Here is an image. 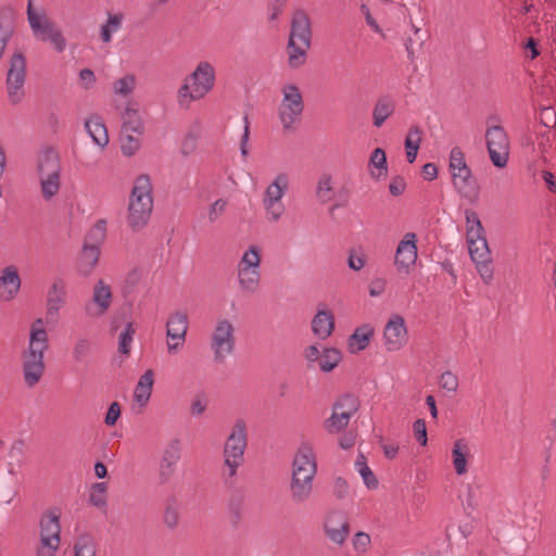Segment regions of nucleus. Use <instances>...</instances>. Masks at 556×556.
I'll list each match as a JSON object with an SVG mask.
<instances>
[{
	"mask_svg": "<svg viewBox=\"0 0 556 556\" xmlns=\"http://www.w3.org/2000/svg\"><path fill=\"white\" fill-rule=\"evenodd\" d=\"M316 473L317 464L312 448L301 446L292 460V475L289 485L292 504L303 505L311 500Z\"/></svg>",
	"mask_w": 556,
	"mask_h": 556,
	"instance_id": "nucleus-1",
	"label": "nucleus"
},
{
	"mask_svg": "<svg viewBox=\"0 0 556 556\" xmlns=\"http://www.w3.org/2000/svg\"><path fill=\"white\" fill-rule=\"evenodd\" d=\"M312 36L309 16L303 9L294 10L287 45L288 65L291 68H299L306 62L307 51L312 45Z\"/></svg>",
	"mask_w": 556,
	"mask_h": 556,
	"instance_id": "nucleus-2",
	"label": "nucleus"
},
{
	"mask_svg": "<svg viewBox=\"0 0 556 556\" xmlns=\"http://www.w3.org/2000/svg\"><path fill=\"white\" fill-rule=\"evenodd\" d=\"M153 210L152 184L146 174L139 175L132 187L127 223L132 231H140L150 220Z\"/></svg>",
	"mask_w": 556,
	"mask_h": 556,
	"instance_id": "nucleus-3",
	"label": "nucleus"
},
{
	"mask_svg": "<svg viewBox=\"0 0 556 556\" xmlns=\"http://www.w3.org/2000/svg\"><path fill=\"white\" fill-rule=\"evenodd\" d=\"M61 161L53 148H46L37 157V174L40 180L41 193L45 200H51L61 187Z\"/></svg>",
	"mask_w": 556,
	"mask_h": 556,
	"instance_id": "nucleus-4",
	"label": "nucleus"
},
{
	"mask_svg": "<svg viewBox=\"0 0 556 556\" xmlns=\"http://www.w3.org/2000/svg\"><path fill=\"white\" fill-rule=\"evenodd\" d=\"M247 446V424L242 418H238L235 421L223 448L224 465L227 467L228 478H235L237 476L238 468L243 465Z\"/></svg>",
	"mask_w": 556,
	"mask_h": 556,
	"instance_id": "nucleus-5",
	"label": "nucleus"
},
{
	"mask_svg": "<svg viewBox=\"0 0 556 556\" xmlns=\"http://www.w3.org/2000/svg\"><path fill=\"white\" fill-rule=\"evenodd\" d=\"M283 98L278 106V117L285 132H292L301 122L304 102L299 87L289 84L282 88Z\"/></svg>",
	"mask_w": 556,
	"mask_h": 556,
	"instance_id": "nucleus-6",
	"label": "nucleus"
},
{
	"mask_svg": "<svg viewBox=\"0 0 556 556\" xmlns=\"http://www.w3.org/2000/svg\"><path fill=\"white\" fill-rule=\"evenodd\" d=\"M491 121H498L497 116H489L485 130V141L490 159L494 166L503 168L509 156V139L505 129L500 125H490Z\"/></svg>",
	"mask_w": 556,
	"mask_h": 556,
	"instance_id": "nucleus-7",
	"label": "nucleus"
},
{
	"mask_svg": "<svg viewBox=\"0 0 556 556\" xmlns=\"http://www.w3.org/2000/svg\"><path fill=\"white\" fill-rule=\"evenodd\" d=\"M27 17L34 34L42 41H50L58 52H63L66 48V40L52 21L45 14H38L33 9L31 0L27 5Z\"/></svg>",
	"mask_w": 556,
	"mask_h": 556,
	"instance_id": "nucleus-8",
	"label": "nucleus"
},
{
	"mask_svg": "<svg viewBox=\"0 0 556 556\" xmlns=\"http://www.w3.org/2000/svg\"><path fill=\"white\" fill-rule=\"evenodd\" d=\"M48 349L27 346L21 353L22 375L25 386L29 389L36 387L42 379L46 364L45 353Z\"/></svg>",
	"mask_w": 556,
	"mask_h": 556,
	"instance_id": "nucleus-9",
	"label": "nucleus"
},
{
	"mask_svg": "<svg viewBox=\"0 0 556 556\" xmlns=\"http://www.w3.org/2000/svg\"><path fill=\"white\" fill-rule=\"evenodd\" d=\"M466 238L470 257L476 264V268L482 280L489 283L493 278V268L491 266L492 258L485 237V231L472 237L466 235Z\"/></svg>",
	"mask_w": 556,
	"mask_h": 556,
	"instance_id": "nucleus-10",
	"label": "nucleus"
},
{
	"mask_svg": "<svg viewBox=\"0 0 556 556\" xmlns=\"http://www.w3.org/2000/svg\"><path fill=\"white\" fill-rule=\"evenodd\" d=\"M359 403L351 394H344L332 405V414L324 421V428L329 433H338L345 429L351 417L358 410Z\"/></svg>",
	"mask_w": 556,
	"mask_h": 556,
	"instance_id": "nucleus-11",
	"label": "nucleus"
},
{
	"mask_svg": "<svg viewBox=\"0 0 556 556\" xmlns=\"http://www.w3.org/2000/svg\"><path fill=\"white\" fill-rule=\"evenodd\" d=\"M26 78V59L22 52H15L10 60L7 75L8 97L11 104H18L24 98L23 86Z\"/></svg>",
	"mask_w": 556,
	"mask_h": 556,
	"instance_id": "nucleus-12",
	"label": "nucleus"
},
{
	"mask_svg": "<svg viewBox=\"0 0 556 556\" xmlns=\"http://www.w3.org/2000/svg\"><path fill=\"white\" fill-rule=\"evenodd\" d=\"M233 331L235 329L230 321L226 319L218 321L211 343L215 362L223 363L232 353L235 348Z\"/></svg>",
	"mask_w": 556,
	"mask_h": 556,
	"instance_id": "nucleus-13",
	"label": "nucleus"
},
{
	"mask_svg": "<svg viewBox=\"0 0 556 556\" xmlns=\"http://www.w3.org/2000/svg\"><path fill=\"white\" fill-rule=\"evenodd\" d=\"M288 176L285 173L277 175L275 180L266 188L264 206L274 222L278 220L283 213L281 198L288 189Z\"/></svg>",
	"mask_w": 556,
	"mask_h": 556,
	"instance_id": "nucleus-14",
	"label": "nucleus"
},
{
	"mask_svg": "<svg viewBox=\"0 0 556 556\" xmlns=\"http://www.w3.org/2000/svg\"><path fill=\"white\" fill-rule=\"evenodd\" d=\"M181 457V443L179 439H173L164 448L159 466V483H167L176 472V465Z\"/></svg>",
	"mask_w": 556,
	"mask_h": 556,
	"instance_id": "nucleus-15",
	"label": "nucleus"
},
{
	"mask_svg": "<svg viewBox=\"0 0 556 556\" xmlns=\"http://www.w3.org/2000/svg\"><path fill=\"white\" fill-rule=\"evenodd\" d=\"M417 236L414 232H407L400 241L394 264L400 271L408 273L409 268L417 260Z\"/></svg>",
	"mask_w": 556,
	"mask_h": 556,
	"instance_id": "nucleus-16",
	"label": "nucleus"
},
{
	"mask_svg": "<svg viewBox=\"0 0 556 556\" xmlns=\"http://www.w3.org/2000/svg\"><path fill=\"white\" fill-rule=\"evenodd\" d=\"M452 182L456 191L462 198L473 203L478 200L480 188L476 177L472 175L470 167L457 170L452 174Z\"/></svg>",
	"mask_w": 556,
	"mask_h": 556,
	"instance_id": "nucleus-17",
	"label": "nucleus"
},
{
	"mask_svg": "<svg viewBox=\"0 0 556 556\" xmlns=\"http://www.w3.org/2000/svg\"><path fill=\"white\" fill-rule=\"evenodd\" d=\"M388 351H399L407 341L405 320L400 315H393L387 323L383 332Z\"/></svg>",
	"mask_w": 556,
	"mask_h": 556,
	"instance_id": "nucleus-18",
	"label": "nucleus"
},
{
	"mask_svg": "<svg viewBox=\"0 0 556 556\" xmlns=\"http://www.w3.org/2000/svg\"><path fill=\"white\" fill-rule=\"evenodd\" d=\"M189 78L192 80V86H194V98H203L214 87L215 70L211 63L202 61Z\"/></svg>",
	"mask_w": 556,
	"mask_h": 556,
	"instance_id": "nucleus-19",
	"label": "nucleus"
},
{
	"mask_svg": "<svg viewBox=\"0 0 556 556\" xmlns=\"http://www.w3.org/2000/svg\"><path fill=\"white\" fill-rule=\"evenodd\" d=\"M324 530L331 542L342 545L350 533V523L343 513L334 511L326 519Z\"/></svg>",
	"mask_w": 556,
	"mask_h": 556,
	"instance_id": "nucleus-20",
	"label": "nucleus"
},
{
	"mask_svg": "<svg viewBox=\"0 0 556 556\" xmlns=\"http://www.w3.org/2000/svg\"><path fill=\"white\" fill-rule=\"evenodd\" d=\"M188 330V316L185 313L176 312L170 315L166 324V334L172 340H178L176 343H167L168 352H175L180 344L185 342Z\"/></svg>",
	"mask_w": 556,
	"mask_h": 556,
	"instance_id": "nucleus-21",
	"label": "nucleus"
},
{
	"mask_svg": "<svg viewBox=\"0 0 556 556\" xmlns=\"http://www.w3.org/2000/svg\"><path fill=\"white\" fill-rule=\"evenodd\" d=\"M21 289V278L14 265L2 269L0 276V300L10 301L14 299Z\"/></svg>",
	"mask_w": 556,
	"mask_h": 556,
	"instance_id": "nucleus-22",
	"label": "nucleus"
},
{
	"mask_svg": "<svg viewBox=\"0 0 556 556\" xmlns=\"http://www.w3.org/2000/svg\"><path fill=\"white\" fill-rule=\"evenodd\" d=\"M65 283L61 278H56L47 294V321L55 319L60 308L65 304Z\"/></svg>",
	"mask_w": 556,
	"mask_h": 556,
	"instance_id": "nucleus-23",
	"label": "nucleus"
},
{
	"mask_svg": "<svg viewBox=\"0 0 556 556\" xmlns=\"http://www.w3.org/2000/svg\"><path fill=\"white\" fill-rule=\"evenodd\" d=\"M60 514L58 510H49L40 518V540L47 539L53 542H61Z\"/></svg>",
	"mask_w": 556,
	"mask_h": 556,
	"instance_id": "nucleus-24",
	"label": "nucleus"
},
{
	"mask_svg": "<svg viewBox=\"0 0 556 556\" xmlns=\"http://www.w3.org/2000/svg\"><path fill=\"white\" fill-rule=\"evenodd\" d=\"M334 329V316L328 309L318 311L312 320V330L320 339L328 338Z\"/></svg>",
	"mask_w": 556,
	"mask_h": 556,
	"instance_id": "nucleus-25",
	"label": "nucleus"
},
{
	"mask_svg": "<svg viewBox=\"0 0 556 556\" xmlns=\"http://www.w3.org/2000/svg\"><path fill=\"white\" fill-rule=\"evenodd\" d=\"M85 128L96 144L101 148L108 146V130L100 116L92 115L90 118L86 119Z\"/></svg>",
	"mask_w": 556,
	"mask_h": 556,
	"instance_id": "nucleus-26",
	"label": "nucleus"
},
{
	"mask_svg": "<svg viewBox=\"0 0 556 556\" xmlns=\"http://www.w3.org/2000/svg\"><path fill=\"white\" fill-rule=\"evenodd\" d=\"M469 456V446L465 439H458L454 442L452 458L455 471L458 476L467 472V457Z\"/></svg>",
	"mask_w": 556,
	"mask_h": 556,
	"instance_id": "nucleus-27",
	"label": "nucleus"
},
{
	"mask_svg": "<svg viewBox=\"0 0 556 556\" xmlns=\"http://www.w3.org/2000/svg\"><path fill=\"white\" fill-rule=\"evenodd\" d=\"M395 103L389 97H381L377 100L372 111V124L379 128L394 113Z\"/></svg>",
	"mask_w": 556,
	"mask_h": 556,
	"instance_id": "nucleus-28",
	"label": "nucleus"
},
{
	"mask_svg": "<svg viewBox=\"0 0 556 556\" xmlns=\"http://www.w3.org/2000/svg\"><path fill=\"white\" fill-rule=\"evenodd\" d=\"M99 257L100 249L84 244L78 258V271L84 276H88L98 264Z\"/></svg>",
	"mask_w": 556,
	"mask_h": 556,
	"instance_id": "nucleus-29",
	"label": "nucleus"
},
{
	"mask_svg": "<svg viewBox=\"0 0 556 556\" xmlns=\"http://www.w3.org/2000/svg\"><path fill=\"white\" fill-rule=\"evenodd\" d=\"M153 376L154 372L152 369L146 370L144 374L139 378V381L136 386L134 397L141 406L146 405L151 397L154 382Z\"/></svg>",
	"mask_w": 556,
	"mask_h": 556,
	"instance_id": "nucleus-30",
	"label": "nucleus"
},
{
	"mask_svg": "<svg viewBox=\"0 0 556 556\" xmlns=\"http://www.w3.org/2000/svg\"><path fill=\"white\" fill-rule=\"evenodd\" d=\"M92 301L98 306L97 315H103L112 303L111 289L101 279L93 287Z\"/></svg>",
	"mask_w": 556,
	"mask_h": 556,
	"instance_id": "nucleus-31",
	"label": "nucleus"
},
{
	"mask_svg": "<svg viewBox=\"0 0 556 556\" xmlns=\"http://www.w3.org/2000/svg\"><path fill=\"white\" fill-rule=\"evenodd\" d=\"M261 271L256 268H238V280L242 291L254 293L258 289Z\"/></svg>",
	"mask_w": 556,
	"mask_h": 556,
	"instance_id": "nucleus-32",
	"label": "nucleus"
},
{
	"mask_svg": "<svg viewBox=\"0 0 556 556\" xmlns=\"http://www.w3.org/2000/svg\"><path fill=\"white\" fill-rule=\"evenodd\" d=\"M244 493L241 490H235L228 501L229 519L232 527L237 528L242 519V508L244 504Z\"/></svg>",
	"mask_w": 556,
	"mask_h": 556,
	"instance_id": "nucleus-33",
	"label": "nucleus"
},
{
	"mask_svg": "<svg viewBox=\"0 0 556 556\" xmlns=\"http://www.w3.org/2000/svg\"><path fill=\"white\" fill-rule=\"evenodd\" d=\"M123 125L121 130L126 132H134L138 136H141L143 132V124L141 117L137 110L126 108L125 112L122 115Z\"/></svg>",
	"mask_w": 556,
	"mask_h": 556,
	"instance_id": "nucleus-34",
	"label": "nucleus"
},
{
	"mask_svg": "<svg viewBox=\"0 0 556 556\" xmlns=\"http://www.w3.org/2000/svg\"><path fill=\"white\" fill-rule=\"evenodd\" d=\"M45 321L42 318H37L31 327L29 333L28 346L49 349V338L46 329L43 328Z\"/></svg>",
	"mask_w": 556,
	"mask_h": 556,
	"instance_id": "nucleus-35",
	"label": "nucleus"
},
{
	"mask_svg": "<svg viewBox=\"0 0 556 556\" xmlns=\"http://www.w3.org/2000/svg\"><path fill=\"white\" fill-rule=\"evenodd\" d=\"M374 336V328L369 325H363L357 327L353 334L349 338V346L352 352H355L353 346L356 343V351H363L369 344L370 338Z\"/></svg>",
	"mask_w": 556,
	"mask_h": 556,
	"instance_id": "nucleus-36",
	"label": "nucleus"
},
{
	"mask_svg": "<svg viewBox=\"0 0 556 556\" xmlns=\"http://www.w3.org/2000/svg\"><path fill=\"white\" fill-rule=\"evenodd\" d=\"M14 34V22L10 12H1L0 14V60L9 40Z\"/></svg>",
	"mask_w": 556,
	"mask_h": 556,
	"instance_id": "nucleus-37",
	"label": "nucleus"
},
{
	"mask_svg": "<svg viewBox=\"0 0 556 556\" xmlns=\"http://www.w3.org/2000/svg\"><path fill=\"white\" fill-rule=\"evenodd\" d=\"M369 166H374L377 172L371 170L370 176L375 180L380 179V177L386 176L388 173V163L386 152L381 148H376L369 157Z\"/></svg>",
	"mask_w": 556,
	"mask_h": 556,
	"instance_id": "nucleus-38",
	"label": "nucleus"
},
{
	"mask_svg": "<svg viewBox=\"0 0 556 556\" xmlns=\"http://www.w3.org/2000/svg\"><path fill=\"white\" fill-rule=\"evenodd\" d=\"M106 237V220L99 219L87 232L85 237L84 244L90 247H97L100 249V245L104 242Z\"/></svg>",
	"mask_w": 556,
	"mask_h": 556,
	"instance_id": "nucleus-39",
	"label": "nucleus"
},
{
	"mask_svg": "<svg viewBox=\"0 0 556 556\" xmlns=\"http://www.w3.org/2000/svg\"><path fill=\"white\" fill-rule=\"evenodd\" d=\"M97 543L89 533L78 535L74 544L75 556H96Z\"/></svg>",
	"mask_w": 556,
	"mask_h": 556,
	"instance_id": "nucleus-40",
	"label": "nucleus"
},
{
	"mask_svg": "<svg viewBox=\"0 0 556 556\" xmlns=\"http://www.w3.org/2000/svg\"><path fill=\"white\" fill-rule=\"evenodd\" d=\"M341 361V352L334 348L324 349L318 361V367L324 372L331 371Z\"/></svg>",
	"mask_w": 556,
	"mask_h": 556,
	"instance_id": "nucleus-41",
	"label": "nucleus"
},
{
	"mask_svg": "<svg viewBox=\"0 0 556 556\" xmlns=\"http://www.w3.org/2000/svg\"><path fill=\"white\" fill-rule=\"evenodd\" d=\"M355 467L357 468L359 475L362 476L364 483L368 489H377L378 480L371 469L368 467L366 457L364 454H359L355 462Z\"/></svg>",
	"mask_w": 556,
	"mask_h": 556,
	"instance_id": "nucleus-42",
	"label": "nucleus"
},
{
	"mask_svg": "<svg viewBox=\"0 0 556 556\" xmlns=\"http://www.w3.org/2000/svg\"><path fill=\"white\" fill-rule=\"evenodd\" d=\"M332 178L329 174H323L318 180L316 197L320 203H327L333 198Z\"/></svg>",
	"mask_w": 556,
	"mask_h": 556,
	"instance_id": "nucleus-43",
	"label": "nucleus"
},
{
	"mask_svg": "<svg viewBox=\"0 0 556 556\" xmlns=\"http://www.w3.org/2000/svg\"><path fill=\"white\" fill-rule=\"evenodd\" d=\"M140 137L141 136L134 132L124 134V131L121 130L119 140L123 154L127 156L134 155L140 148Z\"/></svg>",
	"mask_w": 556,
	"mask_h": 556,
	"instance_id": "nucleus-44",
	"label": "nucleus"
},
{
	"mask_svg": "<svg viewBox=\"0 0 556 556\" xmlns=\"http://www.w3.org/2000/svg\"><path fill=\"white\" fill-rule=\"evenodd\" d=\"M89 503L98 508L106 506V483L97 482L91 486Z\"/></svg>",
	"mask_w": 556,
	"mask_h": 556,
	"instance_id": "nucleus-45",
	"label": "nucleus"
},
{
	"mask_svg": "<svg viewBox=\"0 0 556 556\" xmlns=\"http://www.w3.org/2000/svg\"><path fill=\"white\" fill-rule=\"evenodd\" d=\"M261 264V252L255 245H251L248 251L244 252L241 261L238 264V268H256L260 269Z\"/></svg>",
	"mask_w": 556,
	"mask_h": 556,
	"instance_id": "nucleus-46",
	"label": "nucleus"
},
{
	"mask_svg": "<svg viewBox=\"0 0 556 556\" xmlns=\"http://www.w3.org/2000/svg\"><path fill=\"white\" fill-rule=\"evenodd\" d=\"M136 86V77L132 74L125 75L124 77L117 79L114 85L113 89L114 92L117 94H122L124 97H127L132 92Z\"/></svg>",
	"mask_w": 556,
	"mask_h": 556,
	"instance_id": "nucleus-47",
	"label": "nucleus"
},
{
	"mask_svg": "<svg viewBox=\"0 0 556 556\" xmlns=\"http://www.w3.org/2000/svg\"><path fill=\"white\" fill-rule=\"evenodd\" d=\"M467 231L466 235L469 236H478V233H483L484 228L482 223L478 216V214L472 210L465 211Z\"/></svg>",
	"mask_w": 556,
	"mask_h": 556,
	"instance_id": "nucleus-48",
	"label": "nucleus"
},
{
	"mask_svg": "<svg viewBox=\"0 0 556 556\" xmlns=\"http://www.w3.org/2000/svg\"><path fill=\"white\" fill-rule=\"evenodd\" d=\"M122 24V15L110 14L108 22L101 28V39L103 42H110L112 39V33L116 31Z\"/></svg>",
	"mask_w": 556,
	"mask_h": 556,
	"instance_id": "nucleus-49",
	"label": "nucleus"
},
{
	"mask_svg": "<svg viewBox=\"0 0 556 556\" xmlns=\"http://www.w3.org/2000/svg\"><path fill=\"white\" fill-rule=\"evenodd\" d=\"M136 332L132 323H128L124 331L119 334L118 341V352L125 355H128L130 352V344L132 342V337Z\"/></svg>",
	"mask_w": 556,
	"mask_h": 556,
	"instance_id": "nucleus-50",
	"label": "nucleus"
},
{
	"mask_svg": "<svg viewBox=\"0 0 556 556\" xmlns=\"http://www.w3.org/2000/svg\"><path fill=\"white\" fill-rule=\"evenodd\" d=\"M91 343L86 338H80L76 341L73 348V358L76 363H83L90 354Z\"/></svg>",
	"mask_w": 556,
	"mask_h": 556,
	"instance_id": "nucleus-51",
	"label": "nucleus"
},
{
	"mask_svg": "<svg viewBox=\"0 0 556 556\" xmlns=\"http://www.w3.org/2000/svg\"><path fill=\"white\" fill-rule=\"evenodd\" d=\"M448 167H450L451 174H453L457 170H460V167H462V169L468 167V165L465 162V155H464L463 151L460 150V148L454 147L451 150Z\"/></svg>",
	"mask_w": 556,
	"mask_h": 556,
	"instance_id": "nucleus-52",
	"label": "nucleus"
},
{
	"mask_svg": "<svg viewBox=\"0 0 556 556\" xmlns=\"http://www.w3.org/2000/svg\"><path fill=\"white\" fill-rule=\"evenodd\" d=\"M421 136H422L421 128L416 125L412 126L408 129L407 136L405 138V149H410V150H413L414 148L419 149L420 143H421Z\"/></svg>",
	"mask_w": 556,
	"mask_h": 556,
	"instance_id": "nucleus-53",
	"label": "nucleus"
},
{
	"mask_svg": "<svg viewBox=\"0 0 556 556\" xmlns=\"http://www.w3.org/2000/svg\"><path fill=\"white\" fill-rule=\"evenodd\" d=\"M163 521L169 529H175L179 522V513L175 505V502L166 505Z\"/></svg>",
	"mask_w": 556,
	"mask_h": 556,
	"instance_id": "nucleus-54",
	"label": "nucleus"
},
{
	"mask_svg": "<svg viewBox=\"0 0 556 556\" xmlns=\"http://www.w3.org/2000/svg\"><path fill=\"white\" fill-rule=\"evenodd\" d=\"M439 384L448 392H456L458 389V378L452 371L446 370L440 376Z\"/></svg>",
	"mask_w": 556,
	"mask_h": 556,
	"instance_id": "nucleus-55",
	"label": "nucleus"
},
{
	"mask_svg": "<svg viewBox=\"0 0 556 556\" xmlns=\"http://www.w3.org/2000/svg\"><path fill=\"white\" fill-rule=\"evenodd\" d=\"M60 547V542L49 541L47 539L40 540V545L37 548V556H54Z\"/></svg>",
	"mask_w": 556,
	"mask_h": 556,
	"instance_id": "nucleus-56",
	"label": "nucleus"
},
{
	"mask_svg": "<svg viewBox=\"0 0 556 556\" xmlns=\"http://www.w3.org/2000/svg\"><path fill=\"white\" fill-rule=\"evenodd\" d=\"M190 78H186V83L178 90V98L180 105H188L190 101L199 100L200 98H194V86H192V90H190L189 80Z\"/></svg>",
	"mask_w": 556,
	"mask_h": 556,
	"instance_id": "nucleus-57",
	"label": "nucleus"
},
{
	"mask_svg": "<svg viewBox=\"0 0 556 556\" xmlns=\"http://www.w3.org/2000/svg\"><path fill=\"white\" fill-rule=\"evenodd\" d=\"M370 535L365 532H357L353 538V546L357 552H365L370 545Z\"/></svg>",
	"mask_w": 556,
	"mask_h": 556,
	"instance_id": "nucleus-58",
	"label": "nucleus"
},
{
	"mask_svg": "<svg viewBox=\"0 0 556 556\" xmlns=\"http://www.w3.org/2000/svg\"><path fill=\"white\" fill-rule=\"evenodd\" d=\"M226 206H227V201L226 200H224V199L216 200L211 205V208H210V212H208V220L211 223L216 222L217 218L224 214V212L226 210Z\"/></svg>",
	"mask_w": 556,
	"mask_h": 556,
	"instance_id": "nucleus-59",
	"label": "nucleus"
},
{
	"mask_svg": "<svg viewBox=\"0 0 556 556\" xmlns=\"http://www.w3.org/2000/svg\"><path fill=\"white\" fill-rule=\"evenodd\" d=\"M414 433L416 440L420 443V445L425 446L427 444V428L424 419H417L413 425Z\"/></svg>",
	"mask_w": 556,
	"mask_h": 556,
	"instance_id": "nucleus-60",
	"label": "nucleus"
},
{
	"mask_svg": "<svg viewBox=\"0 0 556 556\" xmlns=\"http://www.w3.org/2000/svg\"><path fill=\"white\" fill-rule=\"evenodd\" d=\"M406 189L405 179L402 176H394L389 185V191L392 195L399 197L403 194Z\"/></svg>",
	"mask_w": 556,
	"mask_h": 556,
	"instance_id": "nucleus-61",
	"label": "nucleus"
},
{
	"mask_svg": "<svg viewBox=\"0 0 556 556\" xmlns=\"http://www.w3.org/2000/svg\"><path fill=\"white\" fill-rule=\"evenodd\" d=\"M121 416V406L117 402H113L106 412L104 422L108 426H114Z\"/></svg>",
	"mask_w": 556,
	"mask_h": 556,
	"instance_id": "nucleus-62",
	"label": "nucleus"
},
{
	"mask_svg": "<svg viewBox=\"0 0 556 556\" xmlns=\"http://www.w3.org/2000/svg\"><path fill=\"white\" fill-rule=\"evenodd\" d=\"M195 147H197V137L193 136L192 134H188L182 141L181 153L185 156H188L195 150Z\"/></svg>",
	"mask_w": 556,
	"mask_h": 556,
	"instance_id": "nucleus-63",
	"label": "nucleus"
},
{
	"mask_svg": "<svg viewBox=\"0 0 556 556\" xmlns=\"http://www.w3.org/2000/svg\"><path fill=\"white\" fill-rule=\"evenodd\" d=\"M79 79L85 89H89L96 83L94 73L89 68H84L79 72Z\"/></svg>",
	"mask_w": 556,
	"mask_h": 556,
	"instance_id": "nucleus-64",
	"label": "nucleus"
}]
</instances>
